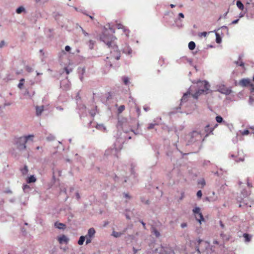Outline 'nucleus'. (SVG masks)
Returning a JSON list of instances; mask_svg holds the SVG:
<instances>
[{
    "label": "nucleus",
    "instance_id": "obj_39",
    "mask_svg": "<svg viewBox=\"0 0 254 254\" xmlns=\"http://www.w3.org/2000/svg\"><path fill=\"white\" fill-rule=\"evenodd\" d=\"M207 35V33L206 32H203L199 34V36L200 37L203 36L206 37Z\"/></svg>",
    "mask_w": 254,
    "mask_h": 254
},
{
    "label": "nucleus",
    "instance_id": "obj_35",
    "mask_svg": "<svg viewBox=\"0 0 254 254\" xmlns=\"http://www.w3.org/2000/svg\"><path fill=\"white\" fill-rule=\"evenodd\" d=\"M202 192L200 190H198L197 192V193H196V195L199 198H200L202 196Z\"/></svg>",
    "mask_w": 254,
    "mask_h": 254
},
{
    "label": "nucleus",
    "instance_id": "obj_27",
    "mask_svg": "<svg viewBox=\"0 0 254 254\" xmlns=\"http://www.w3.org/2000/svg\"><path fill=\"white\" fill-rule=\"evenodd\" d=\"M152 232L156 237H159L160 236V233L155 228H153Z\"/></svg>",
    "mask_w": 254,
    "mask_h": 254
},
{
    "label": "nucleus",
    "instance_id": "obj_58",
    "mask_svg": "<svg viewBox=\"0 0 254 254\" xmlns=\"http://www.w3.org/2000/svg\"><path fill=\"white\" fill-rule=\"evenodd\" d=\"M41 1V0H35V1L36 3H38L39 2H40Z\"/></svg>",
    "mask_w": 254,
    "mask_h": 254
},
{
    "label": "nucleus",
    "instance_id": "obj_22",
    "mask_svg": "<svg viewBox=\"0 0 254 254\" xmlns=\"http://www.w3.org/2000/svg\"><path fill=\"white\" fill-rule=\"evenodd\" d=\"M195 47V44L194 42L191 41L189 43V48L190 50H193Z\"/></svg>",
    "mask_w": 254,
    "mask_h": 254
},
{
    "label": "nucleus",
    "instance_id": "obj_31",
    "mask_svg": "<svg viewBox=\"0 0 254 254\" xmlns=\"http://www.w3.org/2000/svg\"><path fill=\"white\" fill-rule=\"evenodd\" d=\"M216 121L217 123H221L223 121V119L221 116H218L216 117Z\"/></svg>",
    "mask_w": 254,
    "mask_h": 254
},
{
    "label": "nucleus",
    "instance_id": "obj_15",
    "mask_svg": "<svg viewBox=\"0 0 254 254\" xmlns=\"http://www.w3.org/2000/svg\"><path fill=\"white\" fill-rule=\"evenodd\" d=\"M123 52L128 55H130L132 53V50L129 46H126L123 49Z\"/></svg>",
    "mask_w": 254,
    "mask_h": 254
},
{
    "label": "nucleus",
    "instance_id": "obj_56",
    "mask_svg": "<svg viewBox=\"0 0 254 254\" xmlns=\"http://www.w3.org/2000/svg\"><path fill=\"white\" fill-rule=\"evenodd\" d=\"M125 196L126 197H127V198H130V197L129 196V195L127 193H125Z\"/></svg>",
    "mask_w": 254,
    "mask_h": 254
},
{
    "label": "nucleus",
    "instance_id": "obj_50",
    "mask_svg": "<svg viewBox=\"0 0 254 254\" xmlns=\"http://www.w3.org/2000/svg\"><path fill=\"white\" fill-rule=\"evenodd\" d=\"M179 17H180L181 18H184V15L182 13H180L179 14Z\"/></svg>",
    "mask_w": 254,
    "mask_h": 254
},
{
    "label": "nucleus",
    "instance_id": "obj_12",
    "mask_svg": "<svg viewBox=\"0 0 254 254\" xmlns=\"http://www.w3.org/2000/svg\"><path fill=\"white\" fill-rule=\"evenodd\" d=\"M36 115L37 116H40L44 111V106H37L36 107Z\"/></svg>",
    "mask_w": 254,
    "mask_h": 254
},
{
    "label": "nucleus",
    "instance_id": "obj_8",
    "mask_svg": "<svg viewBox=\"0 0 254 254\" xmlns=\"http://www.w3.org/2000/svg\"><path fill=\"white\" fill-rule=\"evenodd\" d=\"M58 241L60 244H63L64 243H67L68 239L65 235H63L58 238Z\"/></svg>",
    "mask_w": 254,
    "mask_h": 254
},
{
    "label": "nucleus",
    "instance_id": "obj_54",
    "mask_svg": "<svg viewBox=\"0 0 254 254\" xmlns=\"http://www.w3.org/2000/svg\"><path fill=\"white\" fill-rule=\"evenodd\" d=\"M133 251L134 254H135L137 252V250H136L134 248H133Z\"/></svg>",
    "mask_w": 254,
    "mask_h": 254
},
{
    "label": "nucleus",
    "instance_id": "obj_10",
    "mask_svg": "<svg viewBox=\"0 0 254 254\" xmlns=\"http://www.w3.org/2000/svg\"><path fill=\"white\" fill-rule=\"evenodd\" d=\"M190 96V93L189 92L184 94L181 99V103L186 102L188 100Z\"/></svg>",
    "mask_w": 254,
    "mask_h": 254
},
{
    "label": "nucleus",
    "instance_id": "obj_32",
    "mask_svg": "<svg viewBox=\"0 0 254 254\" xmlns=\"http://www.w3.org/2000/svg\"><path fill=\"white\" fill-rule=\"evenodd\" d=\"M216 41L217 43H220L221 41V38L218 33L216 34Z\"/></svg>",
    "mask_w": 254,
    "mask_h": 254
},
{
    "label": "nucleus",
    "instance_id": "obj_52",
    "mask_svg": "<svg viewBox=\"0 0 254 254\" xmlns=\"http://www.w3.org/2000/svg\"><path fill=\"white\" fill-rule=\"evenodd\" d=\"M213 244H215V245H218L219 244V242L217 240H214L213 241Z\"/></svg>",
    "mask_w": 254,
    "mask_h": 254
},
{
    "label": "nucleus",
    "instance_id": "obj_19",
    "mask_svg": "<svg viewBox=\"0 0 254 254\" xmlns=\"http://www.w3.org/2000/svg\"><path fill=\"white\" fill-rule=\"evenodd\" d=\"M235 63L237 65L244 67V63L242 61L241 58L240 57H239L238 61L235 62Z\"/></svg>",
    "mask_w": 254,
    "mask_h": 254
},
{
    "label": "nucleus",
    "instance_id": "obj_6",
    "mask_svg": "<svg viewBox=\"0 0 254 254\" xmlns=\"http://www.w3.org/2000/svg\"><path fill=\"white\" fill-rule=\"evenodd\" d=\"M239 84L243 87L250 86L251 89L252 91L254 90V85L251 82L249 79H242L239 81Z\"/></svg>",
    "mask_w": 254,
    "mask_h": 254
},
{
    "label": "nucleus",
    "instance_id": "obj_7",
    "mask_svg": "<svg viewBox=\"0 0 254 254\" xmlns=\"http://www.w3.org/2000/svg\"><path fill=\"white\" fill-rule=\"evenodd\" d=\"M217 126V124H215L213 127H210L209 125L206 126L205 127V131L206 132V136H207L210 133L212 132Z\"/></svg>",
    "mask_w": 254,
    "mask_h": 254
},
{
    "label": "nucleus",
    "instance_id": "obj_30",
    "mask_svg": "<svg viewBox=\"0 0 254 254\" xmlns=\"http://www.w3.org/2000/svg\"><path fill=\"white\" fill-rule=\"evenodd\" d=\"M123 80L125 85H127L129 83V79L127 77H126V76L123 77Z\"/></svg>",
    "mask_w": 254,
    "mask_h": 254
},
{
    "label": "nucleus",
    "instance_id": "obj_34",
    "mask_svg": "<svg viewBox=\"0 0 254 254\" xmlns=\"http://www.w3.org/2000/svg\"><path fill=\"white\" fill-rule=\"evenodd\" d=\"M86 238V244L87 245L91 242L92 238L91 237H88L85 236Z\"/></svg>",
    "mask_w": 254,
    "mask_h": 254
},
{
    "label": "nucleus",
    "instance_id": "obj_37",
    "mask_svg": "<svg viewBox=\"0 0 254 254\" xmlns=\"http://www.w3.org/2000/svg\"><path fill=\"white\" fill-rule=\"evenodd\" d=\"M28 168H27V167L26 166H25L24 167V169L23 170L22 173L23 174H26L28 172Z\"/></svg>",
    "mask_w": 254,
    "mask_h": 254
},
{
    "label": "nucleus",
    "instance_id": "obj_33",
    "mask_svg": "<svg viewBox=\"0 0 254 254\" xmlns=\"http://www.w3.org/2000/svg\"><path fill=\"white\" fill-rule=\"evenodd\" d=\"M250 133V131L248 129H246L241 132L242 135H246Z\"/></svg>",
    "mask_w": 254,
    "mask_h": 254
},
{
    "label": "nucleus",
    "instance_id": "obj_45",
    "mask_svg": "<svg viewBox=\"0 0 254 254\" xmlns=\"http://www.w3.org/2000/svg\"><path fill=\"white\" fill-rule=\"evenodd\" d=\"M143 109L146 111V112H147L149 110H150V108L149 107L147 106H145L143 107Z\"/></svg>",
    "mask_w": 254,
    "mask_h": 254
},
{
    "label": "nucleus",
    "instance_id": "obj_5",
    "mask_svg": "<svg viewBox=\"0 0 254 254\" xmlns=\"http://www.w3.org/2000/svg\"><path fill=\"white\" fill-rule=\"evenodd\" d=\"M197 86L199 87H203V88L199 89L193 94H190L195 99H197L199 95L208 91L210 85L206 81H202L197 82Z\"/></svg>",
    "mask_w": 254,
    "mask_h": 254
},
{
    "label": "nucleus",
    "instance_id": "obj_44",
    "mask_svg": "<svg viewBox=\"0 0 254 254\" xmlns=\"http://www.w3.org/2000/svg\"><path fill=\"white\" fill-rule=\"evenodd\" d=\"M5 45V42L4 41H1L0 42V48H2L4 45Z\"/></svg>",
    "mask_w": 254,
    "mask_h": 254
},
{
    "label": "nucleus",
    "instance_id": "obj_9",
    "mask_svg": "<svg viewBox=\"0 0 254 254\" xmlns=\"http://www.w3.org/2000/svg\"><path fill=\"white\" fill-rule=\"evenodd\" d=\"M195 217L196 220L200 224H201V222L205 221L202 213H200L198 215H195Z\"/></svg>",
    "mask_w": 254,
    "mask_h": 254
},
{
    "label": "nucleus",
    "instance_id": "obj_40",
    "mask_svg": "<svg viewBox=\"0 0 254 254\" xmlns=\"http://www.w3.org/2000/svg\"><path fill=\"white\" fill-rule=\"evenodd\" d=\"M81 30H82V32L83 33V34H84V35L85 36H88V33H87L82 27H81Z\"/></svg>",
    "mask_w": 254,
    "mask_h": 254
},
{
    "label": "nucleus",
    "instance_id": "obj_61",
    "mask_svg": "<svg viewBox=\"0 0 254 254\" xmlns=\"http://www.w3.org/2000/svg\"><path fill=\"white\" fill-rule=\"evenodd\" d=\"M141 223H142V225L143 226L144 228H145V224L144 222H142Z\"/></svg>",
    "mask_w": 254,
    "mask_h": 254
},
{
    "label": "nucleus",
    "instance_id": "obj_51",
    "mask_svg": "<svg viewBox=\"0 0 254 254\" xmlns=\"http://www.w3.org/2000/svg\"><path fill=\"white\" fill-rule=\"evenodd\" d=\"M250 129L251 130V133L254 134V127H251Z\"/></svg>",
    "mask_w": 254,
    "mask_h": 254
},
{
    "label": "nucleus",
    "instance_id": "obj_14",
    "mask_svg": "<svg viewBox=\"0 0 254 254\" xmlns=\"http://www.w3.org/2000/svg\"><path fill=\"white\" fill-rule=\"evenodd\" d=\"M249 199V197H245V198H243L242 200H240V202L244 203L246 205L249 206L250 207L251 206V205L253 204V202L252 201H251L250 203H249L247 202V200Z\"/></svg>",
    "mask_w": 254,
    "mask_h": 254
},
{
    "label": "nucleus",
    "instance_id": "obj_57",
    "mask_svg": "<svg viewBox=\"0 0 254 254\" xmlns=\"http://www.w3.org/2000/svg\"><path fill=\"white\" fill-rule=\"evenodd\" d=\"M175 6V5L174 4H170V7L171 8H174Z\"/></svg>",
    "mask_w": 254,
    "mask_h": 254
},
{
    "label": "nucleus",
    "instance_id": "obj_46",
    "mask_svg": "<svg viewBox=\"0 0 254 254\" xmlns=\"http://www.w3.org/2000/svg\"><path fill=\"white\" fill-rule=\"evenodd\" d=\"M199 184H201L202 187H203L205 185V181L203 180L200 182H199Z\"/></svg>",
    "mask_w": 254,
    "mask_h": 254
},
{
    "label": "nucleus",
    "instance_id": "obj_26",
    "mask_svg": "<svg viewBox=\"0 0 254 254\" xmlns=\"http://www.w3.org/2000/svg\"><path fill=\"white\" fill-rule=\"evenodd\" d=\"M25 11V8L23 6H20L16 9V12L18 14L21 13L22 12Z\"/></svg>",
    "mask_w": 254,
    "mask_h": 254
},
{
    "label": "nucleus",
    "instance_id": "obj_62",
    "mask_svg": "<svg viewBox=\"0 0 254 254\" xmlns=\"http://www.w3.org/2000/svg\"><path fill=\"white\" fill-rule=\"evenodd\" d=\"M76 196H77V198H79V195L78 193L76 194Z\"/></svg>",
    "mask_w": 254,
    "mask_h": 254
},
{
    "label": "nucleus",
    "instance_id": "obj_47",
    "mask_svg": "<svg viewBox=\"0 0 254 254\" xmlns=\"http://www.w3.org/2000/svg\"><path fill=\"white\" fill-rule=\"evenodd\" d=\"M112 98V95L110 93H108V96L107 97V100H110Z\"/></svg>",
    "mask_w": 254,
    "mask_h": 254
},
{
    "label": "nucleus",
    "instance_id": "obj_42",
    "mask_svg": "<svg viewBox=\"0 0 254 254\" xmlns=\"http://www.w3.org/2000/svg\"><path fill=\"white\" fill-rule=\"evenodd\" d=\"M30 189V187L27 185H25L23 186V189L24 190L27 189Z\"/></svg>",
    "mask_w": 254,
    "mask_h": 254
},
{
    "label": "nucleus",
    "instance_id": "obj_53",
    "mask_svg": "<svg viewBox=\"0 0 254 254\" xmlns=\"http://www.w3.org/2000/svg\"><path fill=\"white\" fill-rule=\"evenodd\" d=\"M65 70L66 71V74H69L70 71L67 69V68H65Z\"/></svg>",
    "mask_w": 254,
    "mask_h": 254
},
{
    "label": "nucleus",
    "instance_id": "obj_63",
    "mask_svg": "<svg viewBox=\"0 0 254 254\" xmlns=\"http://www.w3.org/2000/svg\"><path fill=\"white\" fill-rule=\"evenodd\" d=\"M244 160V158H240L239 159V161H243Z\"/></svg>",
    "mask_w": 254,
    "mask_h": 254
},
{
    "label": "nucleus",
    "instance_id": "obj_49",
    "mask_svg": "<svg viewBox=\"0 0 254 254\" xmlns=\"http://www.w3.org/2000/svg\"><path fill=\"white\" fill-rule=\"evenodd\" d=\"M238 21H239V19L235 20L232 22V24H236L237 23H238Z\"/></svg>",
    "mask_w": 254,
    "mask_h": 254
},
{
    "label": "nucleus",
    "instance_id": "obj_13",
    "mask_svg": "<svg viewBox=\"0 0 254 254\" xmlns=\"http://www.w3.org/2000/svg\"><path fill=\"white\" fill-rule=\"evenodd\" d=\"M55 226L59 229H64L65 228V224L57 222L55 223Z\"/></svg>",
    "mask_w": 254,
    "mask_h": 254
},
{
    "label": "nucleus",
    "instance_id": "obj_64",
    "mask_svg": "<svg viewBox=\"0 0 254 254\" xmlns=\"http://www.w3.org/2000/svg\"><path fill=\"white\" fill-rule=\"evenodd\" d=\"M36 149H37V150L39 149H40V147H39V146L37 147H36Z\"/></svg>",
    "mask_w": 254,
    "mask_h": 254
},
{
    "label": "nucleus",
    "instance_id": "obj_24",
    "mask_svg": "<svg viewBox=\"0 0 254 254\" xmlns=\"http://www.w3.org/2000/svg\"><path fill=\"white\" fill-rule=\"evenodd\" d=\"M237 6L241 10H243L244 8L243 4L239 0L237 1Z\"/></svg>",
    "mask_w": 254,
    "mask_h": 254
},
{
    "label": "nucleus",
    "instance_id": "obj_28",
    "mask_svg": "<svg viewBox=\"0 0 254 254\" xmlns=\"http://www.w3.org/2000/svg\"><path fill=\"white\" fill-rule=\"evenodd\" d=\"M95 44V42L92 40H90L88 42V46L90 49H93L94 47V45Z\"/></svg>",
    "mask_w": 254,
    "mask_h": 254
},
{
    "label": "nucleus",
    "instance_id": "obj_18",
    "mask_svg": "<svg viewBox=\"0 0 254 254\" xmlns=\"http://www.w3.org/2000/svg\"><path fill=\"white\" fill-rule=\"evenodd\" d=\"M117 27L118 29H123L124 31V32L127 35V34L128 33V30H127L125 28L124 26L123 25H122V24H120V23H119V24H117Z\"/></svg>",
    "mask_w": 254,
    "mask_h": 254
},
{
    "label": "nucleus",
    "instance_id": "obj_36",
    "mask_svg": "<svg viewBox=\"0 0 254 254\" xmlns=\"http://www.w3.org/2000/svg\"><path fill=\"white\" fill-rule=\"evenodd\" d=\"M25 69H26V70L27 71H28V72H30L32 71V68L29 66H26L25 67Z\"/></svg>",
    "mask_w": 254,
    "mask_h": 254
},
{
    "label": "nucleus",
    "instance_id": "obj_1",
    "mask_svg": "<svg viewBox=\"0 0 254 254\" xmlns=\"http://www.w3.org/2000/svg\"><path fill=\"white\" fill-rule=\"evenodd\" d=\"M100 40L108 46V48L111 49V57L112 59L119 60L121 57L120 51L118 49V47L115 41L117 40L115 36L110 35L108 30L106 29L103 32L100 37Z\"/></svg>",
    "mask_w": 254,
    "mask_h": 254
},
{
    "label": "nucleus",
    "instance_id": "obj_17",
    "mask_svg": "<svg viewBox=\"0 0 254 254\" xmlns=\"http://www.w3.org/2000/svg\"><path fill=\"white\" fill-rule=\"evenodd\" d=\"M243 237L245 238V241L246 242H249L251 240L252 236L247 234L245 233L243 234Z\"/></svg>",
    "mask_w": 254,
    "mask_h": 254
},
{
    "label": "nucleus",
    "instance_id": "obj_4",
    "mask_svg": "<svg viewBox=\"0 0 254 254\" xmlns=\"http://www.w3.org/2000/svg\"><path fill=\"white\" fill-rule=\"evenodd\" d=\"M188 142L189 144L196 142H200L202 140L201 134L197 131H193L188 135Z\"/></svg>",
    "mask_w": 254,
    "mask_h": 254
},
{
    "label": "nucleus",
    "instance_id": "obj_38",
    "mask_svg": "<svg viewBox=\"0 0 254 254\" xmlns=\"http://www.w3.org/2000/svg\"><path fill=\"white\" fill-rule=\"evenodd\" d=\"M155 125H156V124H149L148 127V129H150L153 128Z\"/></svg>",
    "mask_w": 254,
    "mask_h": 254
},
{
    "label": "nucleus",
    "instance_id": "obj_2",
    "mask_svg": "<svg viewBox=\"0 0 254 254\" xmlns=\"http://www.w3.org/2000/svg\"><path fill=\"white\" fill-rule=\"evenodd\" d=\"M190 244L192 246H194L195 251L199 254L206 252L209 246V244L208 242L199 239L190 241Z\"/></svg>",
    "mask_w": 254,
    "mask_h": 254
},
{
    "label": "nucleus",
    "instance_id": "obj_48",
    "mask_svg": "<svg viewBox=\"0 0 254 254\" xmlns=\"http://www.w3.org/2000/svg\"><path fill=\"white\" fill-rule=\"evenodd\" d=\"M187 223H182V224H181V227H182V228H185V227H187Z\"/></svg>",
    "mask_w": 254,
    "mask_h": 254
},
{
    "label": "nucleus",
    "instance_id": "obj_11",
    "mask_svg": "<svg viewBox=\"0 0 254 254\" xmlns=\"http://www.w3.org/2000/svg\"><path fill=\"white\" fill-rule=\"evenodd\" d=\"M95 234V229L93 228H91L88 230L87 235L86 236V237L93 238L94 237Z\"/></svg>",
    "mask_w": 254,
    "mask_h": 254
},
{
    "label": "nucleus",
    "instance_id": "obj_25",
    "mask_svg": "<svg viewBox=\"0 0 254 254\" xmlns=\"http://www.w3.org/2000/svg\"><path fill=\"white\" fill-rule=\"evenodd\" d=\"M125 109L124 105H121L118 109V114H121Z\"/></svg>",
    "mask_w": 254,
    "mask_h": 254
},
{
    "label": "nucleus",
    "instance_id": "obj_55",
    "mask_svg": "<svg viewBox=\"0 0 254 254\" xmlns=\"http://www.w3.org/2000/svg\"><path fill=\"white\" fill-rule=\"evenodd\" d=\"M247 184H248V186L250 187V188H252V185L251 183H249V182H248L247 183Z\"/></svg>",
    "mask_w": 254,
    "mask_h": 254
},
{
    "label": "nucleus",
    "instance_id": "obj_21",
    "mask_svg": "<svg viewBox=\"0 0 254 254\" xmlns=\"http://www.w3.org/2000/svg\"><path fill=\"white\" fill-rule=\"evenodd\" d=\"M192 212L195 216L198 215L200 213H201L200 211V208L198 207H196L194 209H193Z\"/></svg>",
    "mask_w": 254,
    "mask_h": 254
},
{
    "label": "nucleus",
    "instance_id": "obj_43",
    "mask_svg": "<svg viewBox=\"0 0 254 254\" xmlns=\"http://www.w3.org/2000/svg\"><path fill=\"white\" fill-rule=\"evenodd\" d=\"M70 49H71V48L69 46H66L65 47V50L67 52H69Z\"/></svg>",
    "mask_w": 254,
    "mask_h": 254
},
{
    "label": "nucleus",
    "instance_id": "obj_60",
    "mask_svg": "<svg viewBox=\"0 0 254 254\" xmlns=\"http://www.w3.org/2000/svg\"><path fill=\"white\" fill-rule=\"evenodd\" d=\"M89 16L92 20H93L94 18L92 16L89 15Z\"/></svg>",
    "mask_w": 254,
    "mask_h": 254
},
{
    "label": "nucleus",
    "instance_id": "obj_41",
    "mask_svg": "<svg viewBox=\"0 0 254 254\" xmlns=\"http://www.w3.org/2000/svg\"><path fill=\"white\" fill-rule=\"evenodd\" d=\"M136 111L137 113L138 116H139L140 114V110L139 107H136Z\"/></svg>",
    "mask_w": 254,
    "mask_h": 254
},
{
    "label": "nucleus",
    "instance_id": "obj_20",
    "mask_svg": "<svg viewBox=\"0 0 254 254\" xmlns=\"http://www.w3.org/2000/svg\"><path fill=\"white\" fill-rule=\"evenodd\" d=\"M124 232L121 233L113 231L112 233V236H113L114 237L118 238L121 237L124 234Z\"/></svg>",
    "mask_w": 254,
    "mask_h": 254
},
{
    "label": "nucleus",
    "instance_id": "obj_23",
    "mask_svg": "<svg viewBox=\"0 0 254 254\" xmlns=\"http://www.w3.org/2000/svg\"><path fill=\"white\" fill-rule=\"evenodd\" d=\"M85 236H81L79 238V239L78 242V244L79 245H83L84 242L85 241Z\"/></svg>",
    "mask_w": 254,
    "mask_h": 254
},
{
    "label": "nucleus",
    "instance_id": "obj_29",
    "mask_svg": "<svg viewBox=\"0 0 254 254\" xmlns=\"http://www.w3.org/2000/svg\"><path fill=\"white\" fill-rule=\"evenodd\" d=\"M24 78H22L20 80V82L18 85V87L20 88V89H21L23 86V84H24Z\"/></svg>",
    "mask_w": 254,
    "mask_h": 254
},
{
    "label": "nucleus",
    "instance_id": "obj_16",
    "mask_svg": "<svg viewBox=\"0 0 254 254\" xmlns=\"http://www.w3.org/2000/svg\"><path fill=\"white\" fill-rule=\"evenodd\" d=\"M36 181V179L34 176H31L27 179V183L28 184L34 183Z\"/></svg>",
    "mask_w": 254,
    "mask_h": 254
},
{
    "label": "nucleus",
    "instance_id": "obj_3",
    "mask_svg": "<svg viewBox=\"0 0 254 254\" xmlns=\"http://www.w3.org/2000/svg\"><path fill=\"white\" fill-rule=\"evenodd\" d=\"M33 135H28L27 136L15 138L14 139V144L16 148L19 150H25L26 148V143L28 140L33 141Z\"/></svg>",
    "mask_w": 254,
    "mask_h": 254
},
{
    "label": "nucleus",
    "instance_id": "obj_59",
    "mask_svg": "<svg viewBox=\"0 0 254 254\" xmlns=\"http://www.w3.org/2000/svg\"><path fill=\"white\" fill-rule=\"evenodd\" d=\"M220 225H221V226L222 228H224V224H222V223L221 222V223H220Z\"/></svg>",
    "mask_w": 254,
    "mask_h": 254
}]
</instances>
